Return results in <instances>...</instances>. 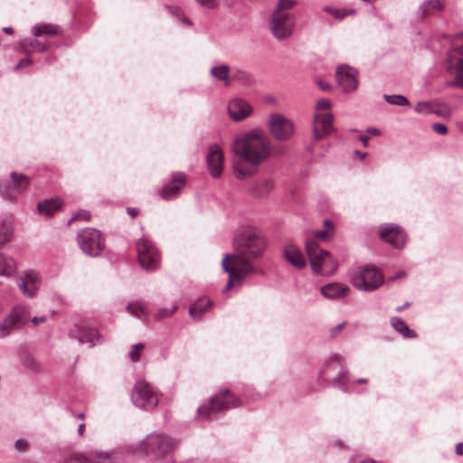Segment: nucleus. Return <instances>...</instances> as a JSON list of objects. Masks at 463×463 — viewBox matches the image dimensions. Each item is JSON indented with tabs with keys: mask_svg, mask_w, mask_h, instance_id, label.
Listing matches in <instances>:
<instances>
[{
	"mask_svg": "<svg viewBox=\"0 0 463 463\" xmlns=\"http://www.w3.org/2000/svg\"><path fill=\"white\" fill-rule=\"evenodd\" d=\"M232 247L234 252L224 255L222 260V269L237 279L255 273L251 261L264 253V239L250 227L241 228L234 233Z\"/></svg>",
	"mask_w": 463,
	"mask_h": 463,
	"instance_id": "obj_1",
	"label": "nucleus"
},
{
	"mask_svg": "<svg viewBox=\"0 0 463 463\" xmlns=\"http://www.w3.org/2000/svg\"><path fill=\"white\" fill-rule=\"evenodd\" d=\"M232 150L241 160L255 166L269 157L270 141L260 129L255 128L238 137L233 142Z\"/></svg>",
	"mask_w": 463,
	"mask_h": 463,
	"instance_id": "obj_2",
	"label": "nucleus"
},
{
	"mask_svg": "<svg viewBox=\"0 0 463 463\" xmlns=\"http://www.w3.org/2000/svg\"><path fill=\"white\" fill-rule=\"evenodd\" d=\"M240 405V400L229 390H221L213 395L208 403L198 407L199 415L204 420H216L224 411Z\"/></svg>",
	"mask_w": 463,
	"mask_h": 463,
	"instance_id": "obj_3",
	"label": "nucleus"
},
{
	"mask_svg": "<svg viewBox=\"0 0 463 463\" xmlns=\"http://www.w3.org/2000/svg\"><path fill=\"white\" fill-rule=\"evenodd\" d=\"M306 251L309 257L313 272L321 275H331L336 270V260L327 250L319 249L315 241H306Z\"/></svg>",
	"mask_w": 463,
	"mask_h": 463,
	"instance_id": "obj_4",
	"label": "nucleus"
},
{
	"mask_svg": "<svg viewBox=\"0 0 463 463\" xmlns=\"http://www.w3.org/2000/svg\"><path fill=\"white\" fill-rule=\"evenodd\" d=\"M456 41L447 54V71L455 78L446 86L463 89V33L457 34Z\"/></svg>",
	"mask_w": 463,
	"mask_h": 463,
	"instance_id": "obj_5",
	"label": "nucleus"
},
{
	"mask_svg": "<svg viewBox=\"0 0 463 463\" xmlns=\"http://www.w3.org/2000/svg\"><path fill=\"white\" fill-rule=\"evenodd\" d=\"M351 282L357 289L370 292L377 289L383 283V276L376 266L366 264L355 269Z\"/></svg>",
	"mask_w": 463,
	"mask_h": 463,
	"instance_id": "obj_6",
	"label": "nucleus"
},
{
	"mask_svg": "<svg viewBox=\"0 0 463 463\" xmlns=\"http://www.w3.org/2000/svg\"><path fill=\"white\" fill-rule=\"evenodd\" d=\"M78 244L80 250L88 256L95 258L100 255L105 248V239L100 231L87 228L77 235Z\"/></svg>",
	"mask_w": 463,
	"mask_h": 463,
	"instance_id": "obj_7",
	"label": "nucleus"
},
{
	"mask_svg": "<svg viewBox=\"0 0 463 463\" xmlns=\"http://www.w3.org/2000/svg\"><path fill=\"white\" fill-rule=\"evenodd\" d=\"M30 320V308L24 305L14 307L0 324V337L9 335L14 330L22 328Z\"/></svg>",
	"mask_w": 463,
	"mask_h": 463,
	"instance_id": "obj_8",
	"label": "nucleus"
},
{
	"mask_svg": "<svg viewBox=\"0 0 463 463\" xmlns=\"http://www.w3.org/2000/svg\"><path fill=\"white\" fill-rule=\"evenodd\" d=\"M138 260L146 270H155L160 263V254L154 242L143 236L137 242Z\"/></svg>",
	"mask_w": 463,
	"mask_h": 463,
	"instance_id": "obj_9",
	"label": "nucleus"
},
{
	"mask_svg": "<svg viewBox=\"0 0 463 463\" xmlns=\"http://www.w3.org/2000/svg\"><path fill=\"white\" fill-rule=\"evenodd\" d=\"M131 400L136 407L144 411H151L158 403L156 392L144 381H139L135 384Z\"/></svg>",
	"mask_w": 463,
	"mask_h": 463,
	"instance_id": "obj_10",
	"label": "nucleus"
},
{
	"mask_svg": "<svg viewBox=\"0 0 463 463\" xmlns=\"http://www.w3.org/2000/svg\"><path fill=\"white\" fill-rule=\"evenodd\" d=\"M176 444L177 442L167 435L152 433L140 443L139 447L145 453L164 455L174 449Z\"/></svg>",
	"mask_w": 463,
	"mask_h": 463,
	"instance_id": "obj_11",
	"label": "nucleus"
},
{
	"mask_svg": "<svg viewBox=\"0 0 463 463\" xmlns=\"http://www.w3.org/2000/svg\"><path fill=\"white\" fill-rule=\"evenodd\" d=\"M268 127L273 137L278 141L289 139L295 131L293 122L279 113H274L269 116Z\"/></svg>",
	"mask_w": 463,
	"mask_h": 463,
	"instance_id": "obj_12",
	"label": "nucleus"
},
{
	"mask_svg": "<svg viewBox=\"0 0 463 463\" xmlns=\"http://www.w3.org/2000/svg\"><path fill=\"white\" fill-rule=\"evenodd\" d=\"M294 14H281L279 12H273L269 23V28L273 36L281 41L288 38L295 26Z\"/></svg>",
	"mask_w": 463,
	"mask_h": 463,
	"instance_id": "obj_13",
	"label": "nucleus"
},
{
	"mask_svg": "<svg viewBox=\"0 0 463 463\" xmlns=\"http://www.w3.org/2000/svg\"><path fill=\"white\" fill-rule=\"evenodd\" d=\"M357 71L348 65H341L336 69V81L344 92H352L357 89Z\"/></svg>",
	"mask_w": 463,
	"mask_h": 463,
	"instance_id": "obj_14",
	"label": "nucleus"
},
{
	"mask_svg": "<svg viewBox=\"0 0 463 463\" xmlns=\"http://www.w3.org/2000/svg\"><path fill=\"white\" fill-rule=\"evenodd\" d=\"M381 238L396 249L402 248L407 241V235L399 225L388 223L380 231Z\"/></svg>",
	"mask_w": 463,
	"mask_h": 463,
	"instance_id": "obj_15",
	"label": "nucleus"
},
{
	"mask_svg": "<svg viewBox=\"0 0 463 463\" xmlns=\"http://www.w3.org/2000/svg\"><path fill=\"white\" fill-rule=\"evenodd\" d=\"M185 184L186 176L184 173H174L170 181L160 190V196L165 201L173 200L180 194Z\"/></svg>",
	"mask_w": 463,
	"mask_h": 463,
	"instance_id": "obj_16",
	"label": "nucleus"
},
{
	"mask_svg": "<svg viewBox=\"0 0 463 463\" xmlns=\"http://www.w3.org/2000/svg\"><path fill=\"white\" fill-rule=\"evenodd\" d=\"M334 116L331 113L314 116L313 141H318L333 131Z\"/></svg>",
	"mask_w": 463,
	"mask_h": 463,
	"instance_id": "obj_17",
	"label": "nucleus"
},
{
	"mask_svg": "<svg viewBox=\"0 0 463 463\" xmlns=\"http://www.w3.org/2000/svg\"><path fill=\"white\" fill-rule=\"evenodd\" d=\"M206 163L212 177L218 178L222 173L223 153L217 144L210 146Z\"/></svg>",
	"mask_w": 463,
	"mask_h": 463,
	"instance_id": "obj_18",
	"label": "nucleus"
},
{
	"mask_svg": "<svg viewBox=\"0 0 463 463\" xmlns=\"http://www.w3.org/2000/svg\"><path fill=\"white\" fill-rule=\"evenodd\" d=\"M228 113L232 120L241 121L252 113V107L243 99L236 98L229 102Z\"/></svg>",
	"mask_w": 463,
	"mask_h": 463,
	"instance_id": "obj_19",
	"label": "nucleus"
},
{
	"mask_svg": "<svg viewBox=\"0 0 463 463\" xmlns=\"http://www.w3.org/2000/svg\"><path fill=\"white\" fill-rule=\"evenodd\" d=\"M447 5V0H424L419 5L416 14L420 20L441 13Z\"/></svg>",
	"mask_w": 463,
	"mask_h": 463,
	"instance_id": "obj_20",
	"label": "nucleus"
},
{
	"mask_svg": "<svg viewBox=\"0 0 463 463\" xmlns=\"http://www.w3.org/2000/svg\"><path fill=\"white\" fill-rule=\"evenodd\" d=\"M333 361L338 363L341 366V370L337 373L334 383L341 391L347 392L349 391L347 384L349 383L350 379L348 372L344 366V358L338 354H334L329 358L328 362L330 363Z\"/></svg>",
	"mask_w": 463,
	"mask_h": 463,
	"instance_id": "obj_21",
	"label": "nucleus"
},
{
	"mask_svg": "<svg viewBox=\"0 0 463 463\" xmlns=\"http://www.w3.org/2000/svg\"><path fill=\"white\" fill-rule=\"evenodd\" d=\"M283 256L288 263L297 269H303L307 264L301 250L295 245H287L284 248Z\"/></svg>",
	"mask_w": 463,
	"mask_h": 463,
	"instance_id": "obj_22",
	"label": "nucleus"
},
{
	"mask_svg": "<svg viewBox=\"0 0 463 463\" xmlns=\"http://www.w3.org/2000/svg\"><path fill=\"white\" fill-rule=\"evenodd\" d=\"M71 336L78 339L80 344H86L89 347H92L96 345V340L99 338V334L96 328L86 326L79 328L76 335L71 333Z\"/></svg>",
	"mask_w": 463,
	"mask_h": 463,
	"instance_id": "obj_23",
	"label": "nucleus"
},
{
	"mask_svg": "<svg viewBox=\"0 0 463 463\" xmlns=\"http://www.w3.org/2000/svg\"><path fill=\"white\" fill-rule=\"evenodd\" d=\"M350 291V288L341 283H328L321 288V294L330 299H336L345 297Z\"/></svg>",
	"mask_w": 463,
	"mask_h": 463,
	"instance_id": "obj_24",
	"label": "nucleus"
},
{
	"mask_svg": "<svg viewBox=\"0 0 463 463\" xmlns=\"http://www.w3.org/2000/svg\"><path fill=\"white\" fill-rule=\"evenodd\" d=\"M213 303L207 298H200L189 307V315L194 320H200L203 314L207 312Z\"/></svg>",
	"mask_w": 463,
	"mask_h": 463,
	"instance_id": "obj_25",
	"label": "nucleus"
},
{
	"mask_svg": "<svg viewBox=\"0 0 463 463\" xmlns=\"http://www.w3.org/2000/svg\"><path fill=\"white\" fill-rule=\"evenodd\" d=\"M61 203H62L61 200L58 197L47 199V200L38 203L37 210L43 215L52 216L58 210L61 209Z\"/></svg>",
	"mask_w": 463,
	"mask_h": 463,
	"instance_id": "obj_26",
	"label": "nucleus"
},
{
	"mask_svg": "<svg viewBox=\"0 0 463 463\" xmlns=\"http://www.w3.org/2000/svg\"><path fill=\"white\" fill-rule=\"evenodd\" d=\"M65 463H114L109 455L87 458L81 454L72 455Z\"/></svg>",
	"mask_w": 463,
	"mask_h": 463,
	"instance_id": "obj_27",
	"label": "nucleus"
},
{
	"mask_svg": "<svg viewBox=\"0 0 463 463\" xmlns=\"http://www.w3.org/2000/svg\"><path fill=\"white\" fill-rule=\"evenodd\" d=\"M20 49L26 54L33 52H43L48 50V45L35 39H24L19 43Z\"/></svg>",
	"mask_w": 463,
	"mask_h": 463,
	"instance_id": "obj_28",
	"label": "nucleus"
},
{
	"mask_svg": "<svg viewBox=\"0 0 463 463\" xmlns=\"http://www.w3.org/2000/svg\"><path fill=\"white\" fill-rule=\"evenodd\" d=\"M273 189V184L269 179H261L256 181L251 187V194L255 197H264L268 195Z\"/></svg>",
	"mask_w": 463,
	"mask_h": 463,
	"instance_id": "obj_29",
	"label": "nucleus"
},
{
	"mask_svg": "<svg viewBox=\"0 0 463 463\" xmlns=\"http://www.w3.org/2000/svg\"><path fill=\"white\" fill-rule=\"evenodd\" d=\"M34 37H41L46 35H57L59 33V27L52 24H36L31 29Z\"/></svg>",
	"mask_w": 463,
	"mask_h": 463,
	"instance_id": "obj_30",
	"label": "nucleus"
},
{
	"mask_svg": "<svg viewBox=\"0 0 463 463\" xmlns=\"http://www.w3.org/2000/svg\"><path fill=\"white\" fill-rule=\"evenodd\" d=\"M17 269L16 261L4 253H0V276H11Z\"/></svg>",
	"mask_w": 463,
	"mask_h": 463,
	"instance_id": "obj_31",
	"label": "nucleus"
},
{
	"mask_svg": "<svg viewBox=\"0 0 463 463\" xmlns=\"http://www.w3.org/2000/svg\"><path fill=\"white\" fill-rule=\"evenodd\" d=\"M391 325L398 333H400L406 338H414L416 336L415 331L410 329L409 326L406 325L405 321L401 317H392Z\"/></svg>",
	"mask_w": 463,
	"mask_h": 463,
	"instance_id": "obj_32",
	"label": "nucleus"
},
{
	"mask_svg": "<svg viewBox=\"0 0 463 463\" xmlns=\"http://www.w3.org/2000/svg\"><path fill=\"white\" fill-rule=\"evenodd\" d=\"M229 72L230 67L228 65L213 66L210 71L211 75L215 80L222 81L225 86L232 84Z\"/></svg>",
	"mask_w": 463,
	"mask_h": 463,
	"instance_id": "obj_33",
	"label": "nucleus"
},
{
	"mask_svg": "<svg viewBox=\"0 0 463 463\" xmlns=\"http://www.w3.org/2000/svg\"><path fill=\"white\" fill-rule=\"evenodd\" d=\"M10 179H12V183L14 185L13 191L18 192L19 194L23 193L29 185V178L23 174L12 172L10 175Z\"/></svg>",
	"mask_w": 463,
	"mask_h": 463,
	"instance_id": "obj_34",
	"label": "nucleus"
},
{
	"mask_svg": "<svg viewBox=\"0 0 463 463\" xmlns=\"http://www.w3.org/2000/svg\"><path fill=\"white\" fill-rule=\"evenodd\" d=\"M13 232L12 222L9 219L0 218V247L5 245Z\"/></svg>",
	"mask_w": 463,
	"mask_h": 463,
	"instance_id": "obj_35",
	"label": "nucleus"
},
{
	"mask_svg": "<svg viewBox=\"0 0 463 463\" xmlns=\"http://www.w3.org/2000/svg\"><path fill=\"white\" fill-rule=\"evenodd\" d=\"M126 308L135 317L146 321L147 314L139 301L128 303Z\"/></svg>",
	"mask_w": 463,
	"mask_h": 463,
	"instance_id": "obj_36",
	"label": "nucleus"
},
{
	"mask_svg": "<svg viewBox=\"0 0 463 463\" xmlns=\"http://www.w3.org/2000/svg\"><path fill=\"white\" fill-rule=\"evenodd\" d=\"M13 188H14V185L12 179L9 182H0V196L9 201L14 200L19 194L16 191H12Z\"/></svg>",
	"mask_w": 463,
	"mask_h": 463,
	"instance_id": "obj_37",
	"label": "nucleus"
},
{
	"mask_svg": "<svg viewBox=\"0 0 463 463\" xmlns=\"http://www.w3.org/2000/svg\"><path fill=\"white\" fill-rule=\"evenodd\" d=\"M20 277L38 292L41 284V278L36 271L28 269Z\"/></svg>",
	"mask_w": 463,
	"mask_h": 463,
	"instance_id": "obj_38",
	"label": "nucleus"
},
{
	"mask_svg": "<svg viewBox=\"0 0 463 463\" xmlns=\"http://www.w3.org/2000/svg\"><path fill=\"white\" fill-rule=\"evenodd\" d=\"M257 169L254 167L243 166L240 164L234 165V175L240 180H244L255 175Z\"/></svg>",
	"mask_w": 463,
	"mask_h": 463,
	"instance_id": "obj_39",
	"label": "nucleus"
},
{
	"mask_svg": "<svg viewBox=\"0 0 463 463\" xmlns=\"http://www.w3.org/2000/svg\"><path fill=\"white\" fill-rule=\"evenodd\" d=\"M383 99L387 103H389L391 105H395V106H400V107H407L410 105L409 99L405 96L401 95V94H394V95L384 94Z\"/></svg>",
	"mask_w": 463,
	"mask_h": 463,
	"instance_id": "obj_40",
	"label": "nucleus"
},
{
	"mask_svg": "<svg viewBox=\"0 0 463 463\" xmlns=\"http://www.w3.org/2000/svg\"><path fill=\"white\" fill-rule=\"evenodd\" d=\"M16 285L22 291L23 295L28 298H33L36 296L37 291L32 288L24 279L20 276L16 279Z\"/></svg>",
	"mask_w": 463,
	"mask_h": 463,
	"instance_id": "obj_41",
	"label": "nucleus"
},
{
	"mask_svg": "<svg viewBox=\"0 0 463 463\" xmlns=\"http://www.w3.org/2000/svg\"><path fill=\"white\" fill-rule=\"evenodd\" d=\"M295 5L296 1L294 0H279L274 12H279L281 14H293L290 10Z\"/></svg>",
	"mask_w": 463,
	"mask_h": 463,
	"instance_id": "obj_42",
	"label": "nucleus"
},
{
	"mask_svg": "<svg viewBox=\"0 0 463 463\" xmlns=\"http://www.w3.org/2000/svg\"><path fill=\"white\" fill-rule=\"evenodd\" d=\"M436 101H420L416 104L414 110L420 115L431 114Z\"/></svg>",
	"mask_w": 463,
	"mask_h": 463,
	"instance_id": "obj_43",
	"label": "nucleus"
},
{
	"mask_svg": "<svg viewBox=\"0 0 463 463\" xmlns=\"http://www.w3.org/2000/svg\"><path fill=\"white\" fill-rule=\"evenodd\" d=\"M167 9L173 15L179 18L182 21V23L184 24L185 25L192 24L190 20L186 16L184 15L183 11L178 6L167 5Z\"/></svg>",
	"mask_w": 463,
	"mask_h": 463,
	"instance_id": "obj_44",
	"label": "nucleus"
},
{
	"mask_svg": "<svg viewBox=\"0 0 463 463\" xmlns=\"http://www.w3.org/2000/svg\"><path fill=\"white\" fill-rule=\"evenodd\" d=\"M144 345L142 343H138L133 345L132 349L129 351V357L133 363H137L140 359V351L144 349Z\"/></svg>",
	"mask_w": 463,
	"mask_h": 463,
	"instance_id": "obj_45",
	"label": "nucleus"
},
{
	"mask_svg": "<svg viewBox=\"0 0 463 463\" xmlns=\"http://www.w3.org/2000/svg\"><path fill=\"white\" fill-rule=\"evenodd\" d=\"M431 114L446 117L449 115V109L446 105L435 102Z\"/></svg>",
	"mask_w": 463,
	"mask_h": 463,
	"instance_id": "obj_46",
	"label": "nucleus"
},
{
	"mask_svg": "<svg viewBox=\"0 0 463 463\" xmlns=\"http://www.w3.org/2000/svg\"><path fill=\"white\" fill-rule=\"evenodd\" d=\"M90 219V213L88 211L81 210L72 215V217L69 220L68 224H71L72 222L77 220L89 221Z\"/></svg>",
	"mask_w": 463,
	"mask_h": 463,
	"instance_id": "obj_47",
	"label": "nucleus"
},
{
	"mask_svg": "<svg viewBox=\"0 0 463 463\" xmlns=\"http://www.w3.org/2000/svg\"><path fill=\"white\" fill-rule=\"evenodd\" d=\"M325 10L329 12L336 19H342L347 15L345 9H334L331 7H326Z\"/></svg>",
	"mask_w": 463,
	"mask_h": 463,
	"instance_id": "obj_48",
	"label": "nucleus"
},
{
	"mask_svg": "<svg viewBox=\"0 0 463 463\" xmlns=\"http://www.w3.org/2000/svg\"><path fill=\"white\" fill-rule=\"evenodd\" d=\"M23 363L25 366L29 367L33 371L38 370V364L30 355L24 357Z\"/></svg>",
	"mask_w": 463,
	"mask_h": 463,
	"instance_id": "obj_49",
	"label": "nucleus"
},
{
	"mask_svg": "<svg viewBox=\"0 0 463 463\" xmlns=\"http://www.w3.org/2000/svg\"><path fill=\"white\" fill-rule=\"evenodd\" d=\"M176 308H177L176 306H173L171 308H160L157 313V317L158 318L166 317L170 316L171 314H173L176 310Z\"/></svg>",
	"mask_w": 463,
	"mask_h": 463,
	"instance_id": "obj_50",
	"label": "nucleus"
},
{
	"mask_svg": "<svg viewBox=\"0 0 463 463\" xmlns=\"http://www.w3.org/2000/svg\"><path fill=\"white\" fill-rule=\"evenodd\" d=\"M432 130L439 135H446L448 133V128L446 125L441 123H435L432 125Z\"/></svg>",
	"mask_w": 463,
	"mask_h": 463,
	"instance_id": "obj_51",
	"label": "nucleus"
},
{
	"mask_svg": "<svg viewBox=\"0 0 463 463\" xmlns=\"http://www.w3.org/2000/svg\"><path fill=\"white\" fill-rule=\"evenodd\" d=\"M197 2L203 6L208 8H214L218 5L219 0H197Z\"/></svg>",
	"mask_w": 463,
	"mask_h": 463,
	"instance_id": "obj_52",
	"label": "nucleus"
},
{
	"mask_svg": "<svg viewBox=\"0 0 463 463\" xmlns=\"http://www.w3.org/2000/svg\"><path fill=\"white\" fill-rule=\"evenodd\" d=\"M28 446V442L24 439H18L14 442V447L17 450H24Z\"/></svg>",
	"mask_w": 463,
	"mask_h": 463,
	"instance_id": "obj_53",
	"label": "nucleus"
},
{
	"mask_svg": "<svg viewBox=\"0 0 463 463\" xmlns=\"http://www.w3.org/2000/svg\"><path fill=\"white\" fill-rule=\"evenodd\" d=\"M31 64H32V60L29 57H26V58L20 60V61L15 66L14 70L17 71L19 69L28 67Z\"/></svg>",
	"mask_w": 463,
	"mask_h": 463,
	"instance_id": "obj_54",
	"label": "nucleus"
},
{
	"mask_svg": "<svg viewBox=\"0 0 463 463\" xmlns=\"http://www.w3.org/2000/svg\"><path fill=\"white\" fill-rule=\"evenodd\" d=\"M331 106V102L329 99H320L317 103V109H327Z\"/></svg>",
	"mask_w": 463,
	"mask_h": 463,
	"instance_id": "obj_55",
	"label": "nucleus"
},
{
	"mask_svg": "<svg viewBox=\"0 0 463 463\" xmlns=\"http://www.w3.org/2000/svg\"><path fill=\"white\" fill-rule=\"evenodd\" d=\"M346 322H343L341 324H338L337 326H334L332 329H331V336L332 337H335L338 335V333L343 329V327L345 326Z\"/></svg>",
	"mask_w": 463,
	"mask_h": 463,
	"instance_id": "obj_56",
	"label": "nucleus"
},
{
	"mask_svg": "<svg viewBox=\"0 0 463 463\" xmlns=\"http://www.w3.org/2000/svg\"><path fill=\"white\" fill-rule=\"evenodd\" d=\"M243 279H244V278L237 279V278H233L232 276H230V279H228L227 284H226L225 288H223V291L225 292L232 287L233 280L241 281Z\"/></svg>",
	"mask_w": 463,
	"mask_h": 463,
	"instance_id": "obj_57",
	"label": "nucleus"
},
{
	"mask_svg": "<svg viewBox=\"0 0 463 463\" xmlns=\"http://www.w3.org/2000/svg\"><path fill=\"white\" fill-rule=\"evenodd\" d=\"M314 235L317 239L325 240L328 237V232L325 230L317 231L314 232Z\"/></svg>",
	"mask_w": 463,
	"mask_h": 463,
	"instance_id": "obj_58",
	"label": "nucleus"
},
{
	"mask_svg": "<svg viewBox=\"0 0 463 463\" xmlns=\"http://www.w3.org/2000/svg\"><path fill=\"white\" fill-rule=\"evenodd\" d=\"M47 320L46 317L45 316H42V317H34L31 319L32 323L34 325V326H37L39 323H43Z\"/></svg>",
	"mask_w": 463,
	"mask_h": 463,
	"instance_id": "obj_59",
	"label": "nucleus"
},
{
	"mask_svg": "<svg viewBox=\"0 0 463 463\" xmlns=\"http://www.w3.org/2000/svg\"><path fill=\"white\" fill-rule=\"evenodd\" d=\"M127 213L132 217H136L138 214V209L133 207H128Z\"/></svg>",
	"mask_w": 463,
	"mask_h": 463,
	"instance_id": "obj_60",
	"label": "nucleus"
},
{
	"mask_svg": "<svg viewBox=\"0 0 463 463\" xmlns=\"http://www.w3.org/2000/svg\"><path fill=\"white\" fill-rule=\"evenodd\" d=\"M359 140L363 143L364 146H367L369 142V137L366 135H361L359 137Z\"/></svg>",
	"mask_w": 463,
	"mask_h": 463,
	"instance_id": "obj_61",
	"label": "nucleus"
},
{
	"mask_svg": "<svg viewBox=\"0 0 463 463\" xmlns=\"http://www.w3.org/2000/svg\"><path fill=\"white\" fill-rule=\"evenodd\" d=\"M456 454L463 455V442H459L456 446Z\"/></svg>",
	"mask_w": 463,
	"mask_h": 463,
	"instance_id": "obj_62",
	"label": "nucleus"
},
{
	"mask_svg": "<svg viewBox=\"0 0 463 463\" xmlns=\"http://www.w3.org/2000/svg\"><path fill=\"white\" fill-rule=\"evenodd\" d=\"M324 225H325V227H326V228H327V229H329V230H331V231H333V230H334V224H333V222H332L330 220H328V219L324 220Z\"/></svg>",
	"mask_w": 463,
	"mask_h": 463,
	"instance_id": "obj_63",
	"label": "nucleus"
},
{
	"mask_svg": "<svg viewBox=\"0 0 463 463\" xmlns=\"http://www.w3.org/2000/svg\"><path fill=\"white\" fill-rule=\"evenodd\" d=\"M319 87L324 90H328L331 89V85L329 83L319 82Z\"/></svg>",
	"mask_w": 463,
	"mask_h": 463,
	"instance_id": "obj_64",
	"label": "nucleus"
}]
</instances>
